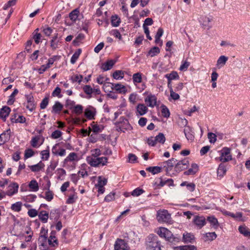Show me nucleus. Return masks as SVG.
<instances>
[{
	"label": "nucleus",
	"instance_id": "f257e3e1",
	"mask_svg": "<svg viewBox=\"0 0 250 250\" xmlns=\"http://www.w3.org/2000/svg\"><path fill=\"white\" fill-rule=\"evenodd\" d=\"M161 238H164L166 241L175 244L180 240V236L174 235L167 229L165 227H159L155 231Z\"/></svg>",
	"mask_w": 250,
	"mask_h": 250
},
{
	"label": "nucleus",
	"instance_id": "f03ea898",
	"mask_svg": "<svg viewBox=\"0 0 250 250\" xmlns=\"http://www.w3.org/2000/svg\"><path fill=\"white\" fill-rule=\"evenodd\" d=\"M146 247L147 250H162L161 242L157 236L149 234L146 240Z\"/></svg>",
	"mask_w": 250,
	"mask_h": 250
},
{
	"label": "nucleus",
	"instance_id": "7ed1b4c3",
	"mask_svg": "<svg viewBox=\"0 0 250 250\" xmlns=\"http://www.w3.org/2000/svg\"><path fill=\"white\" fill-rule=\"evenodd\" d=\"M108 159L106 157H88L87 161L91 167H98L106 165Z\"/></svg>",
	"mask_w": 250,
	"mask_h": 250
},
{
	"label": "nucleus",
	"instance_id": "20e7f679",
	"mask_svg": "<svg viewBox=\"0 0 250 250\" xmlns=\"http://www.w3.org/2000/svg\"><path fill=\"white\" fill-rule=\"evenodd\" d=\"M157 219L159 223H165L171 224L173 221L171 215L167 210H159L157 213Z\"/></svg>",
	"mask_w": 250,
	"mask_h": 250
},
{
	"label": "nucleus",
	"instance_id": "39448f33",
	"mask_svg": "<svg viewBox=\"0 0 250 250\" xmlns=\"http://www.w3.org/2000/svg\"><path fill=\"white\" fill-rule=\"evenodd\" d=\"M221 156L219 157L220 161L222 162H227L232 159V156L230 155V149L225 147L220 151Z\"/></svg>",
	"mask_w": 250,
	"mask_h": 250
},
{
	"label": "nucleus",
	"instance_id": "423d86ee",
	"mask_svg": "<svg viewBox=\"0 0 250 250\" xmlns=\"http://www.w3.org/2000/svg\"><path fill=\"white\" fill-rule=\"evenodd\" d=\"M114 250H130V247L125 240L118 238L114 244Z\"/></svg>",
	"mask_w": 250,
	"mask_h": 250
},
{
	"label": "nucleus",
	"instance_id": "0eeeda50",
	"mask_svg": "<svg viewBox=\"0 0 250 250\" xmlns=\"http://www.w3.org/2000/svg\"><path fill=\"white\" fill-rule=\"evenodd\" d=\"M189 165V161L187 158H185L177 163L175 166L174 169L176 172H179L184 169H187Z\"/></svg>",
	"mask_w": 250,
	"mask_h": 250
},
{
	"label": "nucleus",
	"instance_id": "6e6552de",
	"mask_svg": "<svg viewBox=\"0 0 250 250\" xmlns=\"http://www.w3.org/2000/svg\"><path fill=\"white\" fill-rule=\"evenodd\" d=\"M52 151L56 156H64L66 154L65 149L61 147L59 144H56L53 146Z\"/></svg>",
	"mask_w": 250,
	"mask_h": 250
},
{
	"label": "nucleus",
	"instance_id": "1a4fd4ad",
	"mask_svg": "<svg viewBox=\"0 0 250 250\" xmlns=\"http://www.w3.org/2000/svg\"><path fill=\"white\" fill-rule=\"evenodd\" d=\"M177 160L174 158H171L162 163L163 167L165 168L167 173H168L173 166L176 164Z\"/></svg>",
	"mask_w": 250,
	"mask_h": 250
},
{
	"label": "nucleus",
	"instance_id": "9d476101",
	"mask_svg": "<svg viewBox=\"0 0 250 250\" xmlns=\"http://www.w3.org/2000/svg\"><path fill=\"white\" fill-rule=\"evenodd\" d=\"M25 97L27 100L26 108L30 111H33L36 108V104L34 103L33 96L30 94L26 95Z\"/></svg>",
	"mask_w": 250,
	"mask_h": 250
},
{
	"label": "nucleus",
	"instance_id": "9b49d317",
	"mask_svg": "<svg viewBox=\"0 0 250 250\" xmlns=\"http://www.w3.org/2000/svg\"><path fill=\"white\" fill-rule=\"evenodd\" d=\"M211 21V19L206 16H203L201 17L199 20L202 27L204 29H208V30L211 27V26L210 24Z\"/></svg>",
	"mask_w": 250,
	"mask_h": 250
},
{
	"label": "nucleus",
	"instance_id": "f8f14e48",
	"mask_svg": "<svg viewBox=\"0 0 250 250\" xmlns=\"http://www.w3.org/2000/svg\"><path fill=\"white\" fill-rule=\"evenodd\" d=\"M10 133V129H8L0 135V146L9 141L11 137Z\"/></svg>",
	"mask_w": 250,
	"mask_h": 250
},
{
	"label": "nucleus",
	"instance_id": "ddd939ff",
	"mask_svg": "<svg viewBox=\"0 0 250 250\" xmlns=\"http://www.w3.org/2000/svg\"><path fill=\"white\" fill-rule=\"evenodd\" d=\"M193 222L200 229L206 224V219L203 216H195L193 219Z\"/></svg>",
	"mask_w": 250,
	"mask_h": 250
},
{
	"label": "nucleus",
	"instance_id": "4468645a",
	"mask_svg": "<svg viewBox=\"0 0 250 250\" xmlns=\"http://www.w3.org/2000/svg\"><path fill=\"white\" fill-rule=\"evenodd\" d=\"M19 185L16 183H13L8 186V189L6 192L8 196H12L18 192Z\"/></svg>",
	"mask_w": 250,
	"mask_h": 250
},
{
	"label": "nucleus",
	"instance_id": "2eb2a0df",
	"mask_svg": "<svg viewBox=\"0 0 250 250\" xmlns=\"http://www.w3.org/2000/svg\"><path fill=\"white\" fill-rule=\"evenodd\" d=\"M129 125L127 120L124 119L123 120V123L119 122L117 123L116 129L118 131L125 132V131L127 129Z\"/></svg>",
	"mask_w": 250,
	"mask_h": 250
},
{
	"label": "nucleus",
	"instance_id": "dca6fc26",
	"mask_svg": "<svg viewBox=\"0 0 250 250\" xmlns=\"http://www.w3.org/2000/svg\"><path fill=\"white\" fill-rule=\"evenodd\" d=\"M145 102L147 106L153 107L156 105L157 98L154 95H149L145 98Z\"/></svg>",
	"mask_w": 250,
	"mask_h": 250
},
{
	"label": "nucleus",
	"instance_id": "f3484780",
	"mask_svg": "<svg viewBox=\"0 0 250 250\" xmlns=\"http://www.w3.org/2000/svg\"><path fill=\"white\" fill-rule=\"evenodd\" d=\"M96 115L95 108L92 106L86 108L85 109L84 115L89 120L94 119Z\"/></svg>",
	"mask_w": 250,
	"mask_h": 250
},
{
	"label": "nucleus",
	"instance_id": "a211bd4d",
	"mask_svg": "<svg viewBox=\"0 0 250 250\" xmlns=\"http://www.w3.org/2000/svg\"><path fill=\"white\" fill-rule=\"evenodd\" d=\"M111 84L112 89H114L120 93L125 94L126 92V87L120 83H108Z\"/></svg>",
	"mask_w": 250,
	"mask_h": 250
},
{
	"label": "nucleus",
	"instance_id": "6ab92c4d",
	"mask_svg": "<svg viewBox=\"0 0 250 250\" xmlns=\"http://www.w3.org/2000/svg\"><path fill=\"white\" fill-rule=\"evenodd\" d=\"M148 111L147 107L144 104H138L136 107L137 115L143 116Z\"/></svg>",
	"mask_w": 250,
	"mask_h": 250
},
{
	"label": "nucleus",
	"instance_id": "aec40b11",
	"mask_svg": "<svg viewBox=\"0 0 250 250\" xmlns=\"http://www.w3.org/2000/svg\"><path fill=\"white\" fill-rule=\"evenodd\" d=\"M79 160L78 154L75 152H71L68 156L64 160V164H66L68 162H77Z\"/></svg>",
	"mask_w": 250,
	"mask_h": 250
},
{
	"label": "nucleus",
	"instance_id": "412c9836",
	"mask_svg": "<svg viewBox=\"0 0 250 250\" xmlns=\"http://www.w3.org/2000/svg\"><path fill=\"white\" fill-rule=\"evenodd\" d=\"M10 111L11 109L10 107L7 106H3L0 111V118L5 121L6 118L8 116Z\"/></svg>",
	"mask_w": 250,
	"mask_h": 250
},
{
	"label": "nucleus",
	"instance_id": "4be33fe9",
	"mask_svg": "<svg viewBox=\"0 0 250 250\" xmlns=\"http://www.w3.org/2000/svg\"><path fill=\"white\" fill-rule=\"evenodd\" d=\"M44 166V164L42 161H40L36 165L29 166V167L33 172H39L43 169Z\"/></svg>",
	"mask_w": 250,
	"mask_h": 250
},
{
	"label": "nucleus",
	"instance_id": "5701e85b",
	"mask_svg": "<svg viewBox=\"0 0 250 250\" xmlns=\"http://www.w3.org/2000/svg\"><path fill=\"white\" fill-rule=\"evenodd\" d=\"M115 62L112 60H108L102 65L101 68L104 71H107L112 68Z\"/></svg>",
	"mask_w": 250,
	"mask_h": 250
},
{
	"label": "nucleus",
	"instance_id": "b1692460",
	"mask_svg": "<svg viewBox=\"0 0 250 250\" xmlns=\"http://www.w3.org/2000/svg\"><path fill=\"white\" fill-rule=\"evenodd\" d=\"M46 240L47 236L45 235H41L38 240L40 246L42 247L43 250L47 249Z\"/></svg>",
	"mask_w": 250,
	"mask_h": 250
},
{
	"label": "nucleus",
	"instance_id": "393cba45",
	"mask_svg": "<svg viewBox=\"0 0 250 250\" xmlns=\"http://www.w3.org/2000/svg\"><path fill=\"white\" fill-rule=\"evenodd\" d=\"M185 135L188 140L192 141L194 139V136L191 132V128L189 126H187L184 130Z\"/></svg>",
	"mask_w": 250,
	"mask_h": 250
},
{
	"label": "nucleus",
	"instance_id": "a878e982",
	"mask_svg": "<svg viewBox=\"0 0 250 250\" xmlns=\"http://www.w3.org/2000/svg\"><path fill=\"white\" fill-rule=\"evenodd\" d=\"M160 183L157 184V187L160 188L164 186L165 185L167 184L169 186H173V181L172 179H169L165 181H163L162 178H160Z\"/></svg>",
	"mask_w": 250,
	"mask_h": 250
},
{
	"label": "nucleus",
	"instance_id": "bb28decb",
	"mask_svg": "<svg viewBox=\"0 0 250 250\" xmlns=\"http://www.w3.org/2000/svg\"><path fill=\"white\" fill-rule=\"evenodd\" d=\"M39 219L43 223H46L49 217V214L47 211L45 210H42L38 214Z\"/></svg>",
	"mask_w": 250,
	"mask_h": 250
},
{
	"label": "nucleus",
	"instance_id": "cd10ccee",
	"mask_svg": "<svg viewBox=\"0 0 250 250\" xmlns=\"http://www.w3.org/2000/svg\"><path fill=\"white\" fill-rule=\"evenodd\" d=\"M238 230L240 233L244 236L250 238V230L247 227L245 226H239Z\"/></svg>",
	"mask_w": 250,
	"mask_h": 250
},
{
	"label": "nucleus",
	"instance_id": "c85d7f7f",
	"mask_svg": "<svg viewBox=\"0 0 250 250\" xmlns=\"http://www.w3.org/2000/svg\"><path fill=\"white\" fill-rule=\"evenodd\" d=\"M226 172L227 168L226 166L223 164H220L217 169L218 176L220 177H223L226 174Z\"/></svg>",
	"mask_w": 250,
	"mask_h": 250
},
{
	"label": "nucleus",
	"instance_id": "c756f323",
	"mask_svg": "<svg viewBox=\"0 0 250 250\" xmlns=\"http://www.w3.org/2000/svg\"><path fill=\"white\" fill-rule=\"evenodd\" d=\"M174 250H197V248L194 245H185L175 247Z\"/></svg>",
	"mask_w": 250,
	"mask_h": 250
},
{
	"label": "nucleus",
	"instance_id": "7c9ffc66",
	"mask_svg": "<svg viewBox=\"0 0 250 250\" xmlns=\"http://www.w3.org/2000/svg\"><path fill=\"white\" fill-rule=\"evenodd\" d=\"M111 23L112 26L118 27L121 23V19L117 15L112 16Z\"/></svg>",
	"mask_w": 250,
	"mask_h": 250
},
{
	"label": "nucleus",
	"instance_id": "2f4dec72",
	"mask_svg": "<svg viewBox=\"0 0 250 250\" xmlns=\"http://www.w3.org/2000/svg\"><path fill=\"white\" fill-rule=\"evenodd\" d=\"M60 42V40L58 38V34H56L51 41L50 46L53 50H55L58 48V42Z\"/></svg>",
	"mask_w": 250,
	"mask_h": 250
},
{
	"label": "nucleus",
	"instance_id": "473e14b6",
	"mask_svg": "<svg viewBox=\"0 0 250 250\" xmlns=\"http://www.w3.org/2000/svg\"><path fill=\"white\" fill-rule=\"evenodd\" d=\"M183 239L185 243H192V241L194 240L195 237L192 234L187 233L183 234Z\"/></svg>",
	"mask_w": 250,
	"mask_h": 250
},
{
	"label": "nucleus",
	"instance_id": "72a5a7b5",
	"mask_svg": "<svg viewBox=\"0 0 250 250\" xmlns=\"http://www.w3.org/2000/svg\"><path fill=\"white\" fill-rule=\"evenodd\" d=\"M28 186L30 190L32 191H37L39 189L38 183L35 180H31Z\"/></svg>",
	"mask_w": 250,
	"mask_h": 250
},
{
	"label": "nucleus",
	"instance_id": "f704fd0d",
	"mask_svg": "<svg viewBox=\"0 0 250 250\" xmlns=\"http://www.w3.org/2000/svg\"><path fill=\"white\" fill-rule=\"evenodd\" d=\"M207 220L210 223V224L215 228L217 229L219 226V223L217 219L214 216H208L207 218Z\"/></svg>",
	"mask_w": 250,
	"mask_h": 250
},
{
	"label": "nucleus",
	"instance_id": "c9c22d12",
	"mask_svg": "<svg viewBox=\"0 0 250 250\" xmlns=\"http://www.w3.org/2000/svg\"><path fill=\"white\" fill-rule=\"evenodd\" d=\"M62 108L63 105L59 102H56L52 107V112L55 113H58L62 109Z\"/></svg>",
	"mask_w": 250,
	"mask_h": 250
},
{
	"label": "nucleus",
	"instance_id": "e433bc0d",
	"mask_svg": "<svg viewBox=\"0 0 250 250\" xmlns=\"http://www.w3.org/2000/svg\"><path fill=\"white\" fill-rule=\"evenodd\" d=\"M162 167H150L146 168V170L151 172L153 174H156L161 172Z\"/></svg>",
	"mask_w": 250,
	"mask_h": 250
},
{
	"label": "nucleus",
	"instance_id": "4c0bfd02",
	"mask_svg": "<svg viewBox=\"0 0 250 250\" xmlns=\"http://www.w3.org/2000/svg\"><path fill=\"white\" fill-rule=\"evenodd\" d=\"M91 131L93 132L95 134H97L100 132H101L102 129H103V127L102 125H101L102 128L100 127V125L95 124L94 122H92V123L91 124Z\"/></svg>",
	"mask_w": 250,
	"mask_h": 250
},
{
	"label": "nucleus",
	"instance_id": "58836bf2",
	"mask_svg": "<svg viewBox=\"0 0 250 250\" xmlns=\"http://www.w3.org/2000/svg\"><path fill=\"white\" fill-rule=\"evenodd\" d=\"M142 74L140 72L135 73L132 76L134 83H140L142 81Z\"/></svg>",
	"mask_w": 250,
	"mask_h": 250
},
{
	"label": "nucleus",
	"instance_id": "ea45409f",
	"mask_svg": "<svg viewBox=\"0 0 250 250\" xmlns=\"http://www.w3.org/2000/svg\"><path fill=\"white\" fill-rule=\"evenodd\" d=\"M19 91L17 89H15L9 97V100L7 101V104L8 105H12L13 104L15 101V97L18 93Z\"/></svg>",
	"mask_w": 250,
	"mask_h": 250
},
{
	"label": "nucleus",
	"instance_id": "a19ab883",
	"mask_svg": "<svg viewBox=\"0 0 250 250\" xmlns=\"http://www.w3.org/2000/svg\"><path fill=\"white\" fill-rule=\"evenodd\" d=\"M79 11L78 9H76L73 10L69 13V18L73 21H75L79 16Z\"/></svg>",
	"mask_w": 250,
	"mask_h": 250
},
{
	"label": "nucleus",
	"instance_id": "79ce46f5",
	"mask_svg": "<svg viewBox=\"0 0 250 250\" xmlns=\"http://www.w3.org/2000/svg\"><path fill=\"white\" fill-rule=\"evenodd\" d=\"M161 108L162 116L167 118H168L170 116V112L168 108L164 104L161 105Z\"/></svg>",
	"mask_w": 250,
	"mask_h": 250
},
{
	"label": "nucleus",
	"instance_id": "37998d69",
	"mask_svg": "<svg viewBox=\"0 0 250 250\" xmlns=\"http://www.w3.org/2000/svg\"><path fill=\"white\" fill-rule=\"evenodd\" d=\"M22 203L21 202H17L11 205V208L14 211L19 212L21 209Z\"/></svg>",
	"mask_w": 250,
	"mask_h": 250
},
{
	"label": "nucleus",
	"instance_id": "c03bdc74",
	"mask_svg": "<svg viewBox=\"0 0 250 250\" xmlns=\"http://www.w3.org/2000/svg\"><path fill=\"white\" fill-rule=\"evenodd\" d=\"M165 77L167 78L168 81H171L174 79H178L179 75L177 72L172 71L170 74H167L165 75Z\"/></svg>",
	"mask_w": 250,
	"mask_h": 250
},
{
	"label": "nucleus",
	"instance_id": "a18cd8bd",
	"mask_svg": "<svg viewBox=\"0 0 250 250\" xmlns=\"http://www.w3.org/2000/svg\"><path fill=\"white\" fill-rule=\"evenodd\" d=\"M113 77L116 80L123 79L124 77V73L122 70H116L112 75Z\"/></svg>",
	"mask_w": 250,
	"mask_h": 250
},
{
	"label": "nucleus",
	"instance_id": "49530a36",
	"mask_svg": "<svg viewBox=\"0 0 250 250\" xmlns=\"http://www.w3.org/2000/svg\"><path fill=\"white\" fill-rule=\"evenodd\" d=\"M82 52L81 49H77L76 52L74 53V54L72 55L70 62L72 64H74L77 61V60L78 59L80 55L81 54Z\"/></svg>",
	"mask_w": 250,
	"mask_h": 250
},
{
	"label": "nucleus",
	"instance_id": "de8ad7c7",
	"mask_svg": "<svg viewBox=\"0 0 250 250\" xmlns=\"http://www.w3.org/2000/svg\"><path fill=\"white\" fill-rule=\"evenodd\" d=\"M228 59V57L225 56H220L217 60V65L218 66L219 65H221V66L224 65L226 64Z\"/></svg>",
	"mask_w": 250,
	"mask_h": 250
},
{
	"label": "nucleus",
	"instance_id": "09e8293b",
	"mask_svg": "<svg viewBox=\"0 0 250 250\" xmlns=\"http://www.w3.org/2000/svg\"><path fill=\"white\" fill-rule=\"evenodd\" d=\"M160 53V49L158 47H152L148 52V54L151 57H154Z\"/></svg>",
	"mask_w": 250,
	"mask_h": 250
},
{
	"label": "nucleus",
	"instance_id": "8fccbe9b",
	"mask_svg": "<svg viewBox=\"0 0 250 250\" xmlns=\"http://www.w3.org/2000/svg\"><path fill=\"white\" fill-rule=\"evenodd\" d=\"M41 154L42 155V159L43 160H47L50 155L49 147L47 146V149L42 151Z\"/></svg>",
	"mask_w": 250,
	"mask_h": 250
},
{
	"label": "nucleus",
	"instance_id": "3c124183",
	"mask_svg": "<svg viewBox=\"0 0 250 250\" xmlns=\"http://www.w3.org/2000/svg\"><path fill=\"white\" fill-rule=\"evenodd\" d=\"M155 138L157 142H159L162 144H164L166 141V138L164 134L162 133H159Z\"/></svg>",
	"mask_w": 250,
	"mask_h": 250
},
{
	"label": "nucleus",
	"instance_id": "603ef678",
	"mask_svg": "<svg viewBox=\"0 0 250 250\" xmlns=\"http://www.w3.org/2000/svg\"><path fill=\"white\" fill-rule=\"evenodd\" d=\"M45 197H44L47 201H51L54 196V194L53 192L49 190V189H48L47 191L45 193Z\"/></svg>",
	"mask_w": 250,
	"mask_h": 250
},
{
	"label": "nucleus",
	"instance_id": "864d4df0",
	"mask_svg": "<svg viewBox=\"0 0 250 250\" xmlns=\"http://www.w3.org/2000/svg\"><path fill=\"white\" fill-rule=\"evenodd\" d=\"M83 106L80 104H77L74 107L73 112L77 114H81L83 113Z\"/></svg>",
	"mask_w": 250,
	"mask_h": 250
},
{
	"label": "nucleus",
	"instance_id": "5fc2aeb1",
	"mask_svg": "<svg viewBox=\"0 0 250 250\" xmlns=\"http://www.w3.org/2000/svg\"><path fill=\"white\" fill-rule=\"evenodd\" d=\"M144 192V190L143 189L138 188L133 190L131 195L133 196H138Z\"/></svg>",
	"mask_w": 250,
	"mask_h": 250
},
{
	"label": "nucleus",
	"instance_id": "6e6d98bb",
	"mask_svg": "<svg viewBox=\"0 0 250 250\" xmlns=\"http://www.w3.org/2000/svg\"><path fill=\"white\" fill-rule=\"evenodd\" d=\"M190 65V62L185 61L183 62V63L181 65L179 70L181 71H186Z\"/></svg>",
	"mask_w": 250,
	"mask_h": 250
},
{
	"label": "nucleus",
	"instance_id": "4d7b16f0",
	"mask_svg": "<svg viewBox=\"0 0 250 250\" xmlns=\"http://www.w3.org/2000/svg\"><path fill=\"white\" fill-rule=\"evenodd\" d=\"M49 103V99L48 97H45L40 104V108L42 109H45Z\"/></svg>",
	"mask_w": 250,
	"mask_h": 250
},
{
	"label": "nucleus",
	"instance_id": "13d9d810",
	"mask_svg": "<svg viewBox=\"0 0 250 250\" xmlns=\"http://www.w3.org/2000/svg\"><path fill=\"white\" fill-rule=\"evenodd\" d=\"M206 237L208 238V240L212 241L216 239L217 235L215 232H208L206 234Z\"/></svg>",
	"mask_w": 250,
	"mask_h": 250
},
{
	"label": "nucleus",
	"instance_id": "bf43d9fd",
	"mask_svg": "<svg viewBox=\"0 0 250 250\" xmlns=\"http://www.w3.org/2000/svg\"><path fill=\"white\" fill-rule=\"evenodd\" d=\"M34 155V152L32 149L28 148L26 149L24 153V157L25 159L29 158Z\"/></svg>",
	"mask_w": 250,
	"mask_h": 250
},
{
	"label": "nucleus",
	"instance_id": "052dcab7",
	"mask_svg": "<svg viewBox=\"0 0 250 250\" xmlns=\"http://www.w3.org/2000/svg\"><path fill=\"white\" fill-rule=\"evenodd\" d=\"M208 137L210 143H214L216 141V136L213 133H208Z\"/></svg>",
	"mask_w": 250,
	"mask_h": 250
},
{
	"label": "nucleus",
	"instance_id": "680f3d73",
	"mask_svg": "<svg viewBox=\"0 0 250 250\" xmlns=\"http://www.w3.org/2000/svg\"><path fill=\"white\" fill-rule=\"evenodd\" d=\"M83 90L87 95H91L93 92V89L89 85H86L83 86Z\"/></svg>",
	"mask_w": 250,
	"mask_h": 250
},
{
	"label": "nucleus",
	"instance_id": "e2e57ef3",
	"mask_svg": "<svg viewBox=\"0 0 250 250\" xmlns=\"http://www.w3.org/2000/svg\"><path fill=\"white\" fill-rule=\"evenodd\" d=\"M62 135V132L61 131L56 130L52 132L51 137L53 139H56L60 138Z\"/></svg>",
	"mask_w": 250,
	"mask_h": 250
},
{
	"label": "nucleus",
	"instance_id": "0e129e2a",
	"mask_svg": "<svg viewBox=\"0 0 250 250\" xmlns=\"http://www.w3.org/2000/svg\"><path fill=\"white\" fill-rule=\"evenodd\" d=\"M61 92V88L57 86L55 88L54 90L53 91L52 95L53 96H54V97L57 96L59 98H61L62 97V95L60 94Z\"/></svg>",
	"mask_w": 250,
	"mask_h": 250
},
{
	"label": "nucleus",
	"instance_id": "69168bd1",
	"mask_svg": "<svg viewBox=\"0 0 250 250\" xmlns=\"http://www.w3.org/2000/svg\"><path fill=\"white\" fill-rule=\"evenodd\" d=\"M128 162L131 163H135L137 162V157L133 154L129 153L128 156Z\"/></svg>",
	"mask_w": 250,
	"mask_h": 250
},
{
	"label": "nucleus",
	"instance_id": "338daca9",
	"mask_svg": "<svg viewBox=\"0 0 250 250\" xmlns=\"http://www.w3.org/2000/svg\"><path fill=\"white\" fill-rule=\"evenodd\" d=\"M107 182V180L106 178L102 179V177L100 176L98 178V183L96 184V185H98V186L102 185L103 187H104V186L106 185Z\"/></svg>",
	"mask_w": 250,
	"mask_h": 250
},
{
	"label": "nucleus",
	"instance_id": "774afa93",
	"mask_svg": "<svg viewBox=\"0 0 250 250\" xmlns=\"http://www.w3.org/2000/svg\"><path fill=\"white\" fill-rule=\"evenodd\" d=\"M83 76L81 75H76L73 77L71 78V80L73 82H78L79 83H80L82 81Z\"/></svg>",
	"mask_w": 250,
	"mask_h": 250
}]
</instances>
